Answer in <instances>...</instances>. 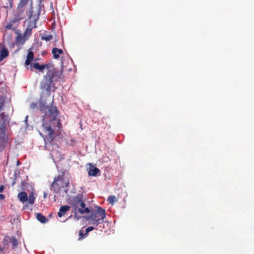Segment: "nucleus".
I'll return each instance as SVG.
<instances>
[{
	"label": "nucleus",
	"mask_w": 254,
	"mask_h": 254,
	"mask_svg": "<svg viewBox=\"0 0 254 254\" xmlns=\"http://www.w3.org/2000/svg\"><path fill=\"white\" fill-rule=\"evenodd\" d=\"M40 104V111L42 114H44L42 119V127L44 131L47 132L45 140H47L49 142H51L55 138V130L56 127L58 128L62 127L60 120L56 118L59 112L56 106H46L42 102Z\"/></svg>",
	"instance_id": "nucleus-1"
},
{
	"label": "nucleus",
	"mask_w": 254,
	"mask_h": 254,
	"mask_svg": "<svg viewBox=\"0 0 254 254\" xmlns=\"http://www.w3.org/2000/svg\"><path fill=\"white\" fill-rule=\"evenodd\" d=\"M48 71L40 82V87L43 90L50 93L51 86L54 82L62 78V72L58 69L47 65Z\"/></svg>",
	"instance_id": "nucleus-2"
},
{
	"label": "nucleus",
	"mask_w": 254,
	"mask_h": 254,
	"mask_svg": "<svg viewBox=\"0 0 254 254\" xmlns=\"http://www.w3.org/2000/svg\"><path fill=\"white\" fill-rule=\"evenodd\" d=\"M69 200V203L73 209L75 216H76L78 213L81 214L90 213L91 207H86L82 195L73 196Z\"/></svg>",
	"instance_id": "nucleus-3"
},
{
	"label": "nucleus",
	"mask_w": 254,
	"mask_h": 254,
	"mask_svg": "<svg viewBox=\"0 0 254 254\" xmlns=\"http://www.w3.org/2000/svg\"><path fill=\"white\" fill-rule=\"evenodd\" d=\"M91 214L85 217V219L94 226H97L102 223L106 218V212L104 209L99 206H95L94 209L90 208Z\"/></svg>",
	"instance_id": "nucleus-4"
},
{
	"label": "nucleus",
	"mask_w": 254,
	"mask_h": 254,
	"mask_svg": "<svg viewBox=\"0 0 254 254\" xmlns=\"http://www.w3.org/2000/svg\"><path fill=\"white\" fill-rule=\"evenodd\" d=\"M28 20L29 24L23 33L24 40L26 41L32 34V30L36 27V22L39 19L40 12L37 14H32V6L30 4V8L28 9Z\"/></svg>",
	"instance_id": "nucleus-5"
},
{
	"label": "nucleus",
	"mask_w": 254,
	"mask_h": 254,
	"mask_svg": "<svg viewBox=\"0 0 254 254\" xmlns=\"http://www.w3.org/2000/svg\"><path fill=\"white\" fill-rule=\"evenodd\" d=\"M69 183L68 180L64 177V173L58 175L54 178L51 187L53 189L54 192H59L62 188H67L69 186Z\"/></svg>",
	"instance_id": "nucleus-6"
},
{
	"label": "nucleus",
	"mask_w": 254,
	"mask_h": 254,
	"mask_svg": "<svg viewBox=\"0 0 254 254\" xmlns=\"http://www.w3.org/2000/svg\"><path fill=\"white\" fill-rule=\"evenodd\" d=\"M28 12L27 8L18 5L14 13V18L12 19L11 22L15 23L23 19L25 17L26 15L28 16Z\"/></svg>",
	"instance_id": "nucleus-7"
},
{
	"label": "nucleus",
	"mask_w": 254,
	"mask_h": 254,
	"mask_svg": "<svg viewBox=\"0 0 254 254\" xmlns=\"http://www.w3.org/2000/svg\"><path fill=\"white\" fill-rule=\"evenodd\" d=\"M17 198L20 201L23 203L27 201L30 204H33L35 202V197L34 194L31 192L28 196L25 191H21L17 195Z\"/></svg>",
	"instance_id": "nucleus-8"
},
{
	"label": "nucleus",
	"mask_w": 254,
	"mask_h": 254,
	"mask_svg": "<svg viewBox=\"0 0 254 254\" xmlns=\"http://www.w3.org/2000/svg\"><path fill=\"white\" fill-rule=\"evenodd\" d=\"M0 62L2 61L8 55V51L3 44H0Z\"/></svg>",
	"instance_id": "nucleus-9"
},
{
	"label": "nucleus",
	"mask_w": 254,
	"mask_h": 254,
	"mask_svg": "<svg viewBox=\"0 0 254 254\" xmlns=\"http://www.w3.org/2000/svg\"><path fill=\"white\" fill-rule=\"evenodd\" d=\"M30 4H31L32 10L33 11L32 0H20L18 5L22 7L27 8V10L28 11V9L30 6Z\"/></svg>",
	"instance_id": "nucleus-10"
},
{
	"label": "nucleus",
	"mask_w": 254,
	"mask_h": 254,
	"mask_svg": "<svg viewBox=\"0 0 254 254\" xmlns=\"http://www.w3.org/2000/svg\"><path fill=\"white\" fill-rule=\"evenodd\" d=\"M47 65L48 64L45 65L44 64H40L38 63H35L30 64V70L32 71V68H34L43 72L44 69L47 67Z\"/></svg>",
	"instance_id": "nucleus-11"
},
{
	"label": "nucleus",
	"mask_w": 254,
	"mask_h": 254,
	"mask_svg": "<svg viewBox=\"0 0 254 254\" xmlns=\"http://www.w3.org/2000/svg\"><path fill=\"white\" fill-rule=\"evenodd\" d=\"M70 207L67 205L61 206L59 211L58 213V216L62 217L64 216L67 211L70 210Z\"/></svg>",
	"instance_id": "nucleus-12"
},
{
	"label": "nucleus",
	"mask_w": 254,
	"mask_h": 254,
	"mask_svg": "<svg viewBox=\"0 0 254 254\" xmlns=\"http://www.w3.org/2000/svg\"><path fill=\"white\" fill-rule=\"evenodd\" d=\"M26 60L25 62V64L26 65H29L31 64V62L34 59V53L30 49L28 50V54L26 57Z\"/></svg>",
	"instance_id": "nucleus-13"
},
{
	"label": "nucleus",
	"mask_w": 254,
	"mask_h": 254,
	"mask_svg": "<svg viewBox=\"0 0 254 254\" xmlns=\"http://www.w3.org/2000/svg\"><path fill=\"white\" fill-rule=\"evenodd\" d=\"M52 54L54 59H58L60 58V54L63 53V51L61 49H58V48H54L52 49Z\"/></svg>",
	"instance_id": "nucleus-14"
},
{
	"label": "nucleus",
	"mask_w": 254,
	"mask_h": 254,
	"mask_svg": "<svg viewBox=\"0 0 254 254\" xmlns=\"http://www.w3.org/2000/svg\"><path fill=\"white\" fill-rule=\"evenodd\" d=\"M100 173V170L97 167L92 166L89 168L88 175L90 176H96Z\"/></svg>",
	"instance_id": "nucleus-15"
},
{
	"label": "nucleus",
	"mask_w": 254,
	"mask_h": 254,
	"mask_svg": "<svg viewBox=\"0 0 254 254\" xmlns=\"http://www.w3.org/2000/svg\"><path fill=\"white\" fill-rule=\"evenodd\" d=\"M10 241V237L9 236H5L1 242V245L4 248L7 250L9 249V243Z\"/></svg>",
	"instance_id": "nucleus-16"
},
{
	"label": "nucleus",
	"mask_w": 254,
	"mask_h": 254,
	"mask_svg": "<svg viewBox=\"0 0 254 254\" xmlns=\"http://www.w3.org/2000/svg\"><path fill=\"white\" fill-rule=\"evenodd\" d=\"M36 218L42 223H45L48 221V219L40 213H38L36 214Z\"/></svg>",
	"instance_id": "nucleus-17"
},
{
	"label": "nucleus",
	"mask_w": 254,
	"mask_h": 254,
	"mask_svg": "<svg viewBox=\"0 0 254 254\" xmlns=\"http://www.w3.org/2000/svg\"><path fill=\"white\" fill-rule=\"evenodd\" d=\"M24 36L23 35V34H18L16 37V39H15V41H16V43H18V44H23L25 41H23L24 40Z\"/></svg>",
	"instance_id": "nucleus-18"
},
{
	"label": "nucleus",
	"mask_w": 254,
	"mask_h": 254,
	"mask_svg": "<svg viewBox=\"0 0 254 254\" xmlns=\"http://www.w3.org/2000/svg\"><path fill=\"white\" fill-rule=\"evenodd\" d=\"M53 39V36L51 34L47 35V34H42L41 35V39L43 40H45L46 42L50 41Z\"/></svg>",
	"instance_id": "nucleus-19"
},
{
	"label": "nucleus",
	"mask_w": 254,
	"mask_h": 254,
	"mask_svg": "<svg viewBox=\"0 0 254 254\" xmlns=\"http://www.w3.org/2000/svg\"><path fill=\"white\" fill-rule=\"evenodd\" d=\"M10 243H11L14 249H15L18 245L17 240L15 237H10Z\"/></svg>",
	"instance_id": "nucleus-20"
},
{
	"label": "nucleus",
	"mask_w": 254,
	"mask_h": 254,
	"mask_svg": "<svg viewBox=\"0 0 254 254\" xmlns=\"http://www.w3.org/2000/svg\"><path fill=\"white\" fill-rule=\"evenodd\" d=\"M108 200L110 203L113 204L116 200V197L115 195H110L108 197Z\"/></svg>",
	"instance_id": "nucleus-21"
},
{
	"label": "nucleus",
	"mask_w": 254,
	"mask_h": 254,
	"mask_svg": "<svg viewBox=\"0 0 254 254\" xmlns=\"http://www.w3.org/2000/svg\"><path fill=\"white\" fill-rule=\"evenodd\" d=\"M94 229V228L93 227H89L87 228L85 230V235L87 236L88 234V233Z\"/></svg>",
	"instance_id": "nucleus-22"
},
{
	"label": "nucleus",
	"mask_w": 254,
	"mask_h": 254,
	"mask_svg": "<svg viewBox=\"0 0 254 254\" xmlns=\"http://www.w3.org/2000/svg\"><path fill=\"white\" fill-rule=\"evenodd\" d=\"M79 239H82L83 237L87 236L85 235V233H84V231H83L82 230L79 231Z\"/></svg>",
	"instance_id": "nucleus-23"
},
{
	"label": "nucleus",
	"mask_w": 254,
	"mask_h": 254,
	"mask_svg": "<svg viewBox=\"0 0 254 254\" xmlns=\"http://www.w3.org/2000/svg\"><path fill=\"white\" fill-rule=\"evenodd\" d=\"M4 104V100L3 99H0V111L2 110Z\"/></svg>",
	"instance_id": "nucleus-24"
},
{
	"label": "nucleus",
	"mask_w": 254,
	"mask_h": 254,
	"mask_svg": "<svg viewBox=\"0 0 254 254\" xmlns=\"http://www.w3.org/2000/svg\"><path fill=\"white\" fill-rule=\"evenodd\" d=\"M13 22H12L11 21L8 23L5 26V28L7 29H11L12 27V26H13V24H12Z\"/></svg>",
	"instance_id": "nucleus-25"
},
{
	"label": "nucleus",
	"mask_w": 254,
	"mask_h": 254,
	"mask_svg": "<svg viewBox=\"0 0 254 254\" xmlns=\"http://www.w3.org/2000/svg\"><path fill=\"white\" fill-rule=\"evenodd\" d=\"M37 106V103L32 102L30 104V108L32 109H34Z\"/></svg>",
	"instance_id": "nucleus-26"
},
{
	"label": "nucleus",
	"mask_w": 254,
	"mask_h": 254,
	"mask_svg": "<svg viewBox=\"0 0 254 254\" xmlns=\"http://www.w3.org/2000/svg\"><path fill=\"white\" fill-rule=\"evenodd\" d=\"M4 250H6L4 248V247H3L2 246V245H0V253L1 252H3V251H4Z\"/></svg>",
	"instance_id": "nucleus-27"
},
{
	"label": "nucleus",
	"mask_w": 254,
	"mask_h": 254,
	"mask_svg": "<svg viewBox=\"0 0 254 254\" xmlns=\"http://www.w3.org/2000/svg\"><path fill=\"white\" fill-rule=\"evenodd\" d=\"M0 198L1 199H3L4 198V195L2 194H0Z\"/></svg>",
	"instance_id": "nucleus-28"
},
{
	"label": "nucleus",
	"mask_w": 254,
	"mask_h": 254,
	"mask_svg": "<svg viewBox=\"0 0 254 254\" xmlns=\"http://www.w3.org/2000/svg\"><path fill=\"white\" fill-rule=\"evenodd\" d=\"M3 189H4L3 187V186H1L0 187V192H2V191L3 190Z\"/></svg>",
	"instance_id": "nucleus-29"
},
{
	"label": "nucleus",
	"mask_w": 254,
	"mask_h": 254,
	"mask_svg": "<svg viewBox=\"0 0 254 254\" xmlns=\"http://www.w3.org/2000/svg\"><path fill=\"white\" fill-rule=\"evenodd\" d=\"M44 196L45 197H46V194H45V193L44 194Z\"/></svg>",
	"instance_id": "nucleus-30"
},
{
	"label": "nucleus",
	"mask_w": 254,
	"mask_h": 254,
	"mask_svg": "<svg viewBox=\"0 0 254 254\" xmlns=\"http://www.w3.org/2000/svg\"><path fill=\"white\" fill-rule=\"evenodd\" d=\"M42 137H44V139H46L45 137H44V136H42Z\"/></svg>",
	"instance_id": "nucleus-31"
}]
</instances>
